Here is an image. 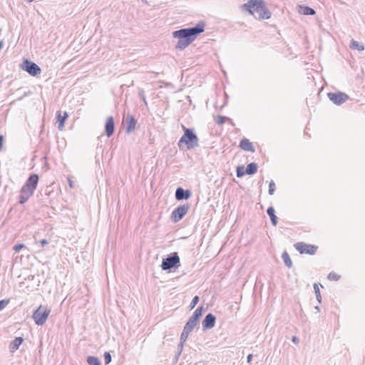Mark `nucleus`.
I'll return each instance as SVG.
<instances>
[{"label": "nucleus", "mask_w": 365, "mask_h": 365, "mask_svg": "<svg viewBox=\"0 0 365 365\" xmlns=\"http://www.w3.org/2000/svg\"><path fill=\"white\" fill-rule=\"evenodd\" d=\"M69 115H56V123H58V128L59 130H63L65 125V122L68 119Z\"/></svg>", "instance_id": "6ab92c4d"}, {"label": "nucleus", "mask_w": 365, "mask_h": 365, "mask_svg": "<svg viewBox=\"0 0 365 365\" xmlns=\"http://www.w3.org/2000/svg\"><path fill=\"white\" fill-rule=\"evenodd\" d=\"M314 309H315L316 310H317L318 312L319 311V306H316V307H314Z\"/></svg>", "instance_id": "a18cd8bd"}, {"label": "nucleus", "mask_w": 365, "mask_h": 365, "mask_svg": "<svg viewBox=\"0 0 365 365\" xmlns=\"http://www.w3.org/2000/svg\"><path fill=\"white\" fill-rule=\"evenodd\" d=\"M246 173L244 166L238 165L236 168V175L237 178H242Z\"/></svg>", "instance_id": "bb28decb"}, {"label": "nucleus", "mask_w": 365, "mask_h": 365, "mask_svg": "<svg viewBox=\"0 0 365 365\" xmlns=\"http://www.w3.org/2000/svg\"><path fill=\"white\" fill-rule=\"evenodd\" d=\"M328 279L329 280L337 281L340 279V276L335 272H330L328 275Z\"/></svg>", "instance_id": "e433bc0d"}, {"label": "nucleus", "mask_w": 365, "mask_h": 365, "mask_svg": "<svg viewBox=\"0 0 365 365\" xmlns=\"http://www.w3.org/2000/svg\"><path fill=\"white\" fill-rule=\"evenodd\" d=\"M271 17V12L267 8L265 3L264 4L263 9L260 11L258 19H269Z\"/></svg>", "instance_id": "aec40b11"}, {"label": "nucleus", "mask_w": 365, "mask_h": 365, "mask_svg": "<svg viewBox=\"0 0 365 365\" xmlns=\"http://www.w3.org/2000/svg\"><path fill=\"white\" fill-rule=\"evenodd\" d=\"M9 303V299H2L0 300V311L4 309L6 306Z\"/></svg>", "instance_id": "58836bf2"}, {"label": "nucleus", "mask_w": 365, "mask_h": 365, "mask_svg": "<svg viewBox=\"0 0 365 365\" xmlns=\"http://www.w3.org/2000/svg\"><path fill=\"white\" fill-rule=\"evenodd\" d=\"M39 177L37 174L33 173L30 175L29 178L26 180L25 184L26 187H30L31 189L36 190L38 182Z\"/></svg>", "instance_id": "4468645a"}, {"label": "nucleus", "mask_w": 365, "mask_h": 365, "mask_svg": "<svg viewBox=\"0 0 365 365\" xmlns=\"http://www.w3.org/2000/svg\"><path fill=\"white\" fill-rule=\"evenodd\" d=\"M314 292H315V294H316L317 300L319 303H321V302H322V296H321V294H320L319 288L318 284L317 283L314 284Z\"/></svg>", "instance_id": "c85d7f7f"}, {"label": "nucleus", "mask_w": 365, "mask_h": 365, "mask_svg": "<svg viewBox=\"0 0 365 365\" xmlns=\"http://www.w3.org/2000/svg\"><path fill=\"white\" fill-rule=\"evenodd\" d=\"M184 134L181 136L178 141L179 148H182L183 145H186L187 150H191L199 146V140L192 128H187L185 125H182Z\"/></svg>", "instance_id": "f03ea898"}, {"label": "nucleus", "mask_w": 365, "mask_h": 365, "mask_svg": "<svg viewBox=\"0 0 365 365\" xmlns=\"http://www.w3.org/2000/svg\"><path fill=\"white\" fill-rule=\"evenodd\" d=\"M240 147L245 151L254 153L255 148L252 143L247 138H242L240 142Z\"/></svg>", "instance_id": "2eb2a0df"}, {"label": "nucleus", "mask_w": 365, "mask_h": 365, "mask_svg": "<svg viewBox=\"0 0 365 365\" xmlns=\"http://www.w3.org/2000/svg\"><path fill=\"white\" fill-rule=\"evenodd\" d=\"M24 339L21 336L16 337L9 344L10 351L14 353L19 349L20 345L23 343Z\"/></svg>", "instance_id": "dca6fc26"}, {"label": "nucleus", "mask_w": 365, "mask_h": 365, "mask_svg": "<svg viewBox=\"0 0 365 365\" xmlns=\"http://www.w3.org/2000/svg\"><path fill=\"white\" fill-rule=\"evenodd\" d=\"M257 168H258V166H257V163H249L247 165V168H245L247 175H252L255 174L257 171Z\"/></svg>", "instance_id": "4be33fe9"}, {"label": "nucleus", "mask_w": 365, "mask_h": 365, "mask_svg": "<svg viewBox=\"0 0 365 365\" xmlns=\"http://www.w3.org/2000/svg\"><path fill=\"white\" fill-rule=\"evenodd\" d=\"M350 48L358 51H363L364 49V46L362 43H360L354 39L351 41Z\"/></svg>", "instance_id": "a878e982"}, {"label": "nucleus", "mask_w": 365, "mask_h": 365, "mask_svg": "<svg viewBox=\"0 0 365 365\" xmlns=\"http://www.w3.org/2000/svg\"><path fill=\"white\" fill-rule=\"evenodd\" d=\"M56 114L60 115L61 114V111L60 110L57 111Z\"/></svg>", "instance_id": "de8ad7c7"}, {"label": "nucleus", "mask_w": 365, "mask_h": 365, "mask_svg": "<svg viewBox=\"0 0 365 365\" xmlns=\"http://www.w3.org/2000/svg\"><path fill=\"white\" fill-rule=\"evenodd\" d=\"M327 97L330 101L337 106L341 105L349 98L346 93L341 91L329 92L327 93Z\"/></svg>", "instance_id": "6e6552de"}, {"label": "nucleus", "mask_w": 365, "mask_h": 365, "mask_svg": "<svg viewBox=\"0 0 365 365\" xmlns=\"http://www.w3.org/2000/svg\"><path fill=\"white\" fill-rule=\"evenodd\" d=\"M205 27V24L203 21H199L195 26L175 31L173 36L178 39L175 48L184 50L195 41L199 34L204 32Z\"/></svg>", "instance_id": "f257e3e1"}, {"label": "nucleus", "mask_w": 365, "mask_h": 365, "mask_svg": "<svg viewBox=\"0 0 365 365\" xmlns=\"http://www.w3.org/2000/svg\"><path fill=\"white\" fill-rule=\"evenodd\" d=\"M103 357H104V361H105L106 365H108L111 362L112 356L109 352H108V351L105 352Z\"/></svg>", "instance_id": "f704fd0d"}, {"label": "nucleus", "mask_w": 365, "mask_h": 365, "mask_svg": "<svg viewBox=\"0 0 365 365\" xmlns=\"http://www.w3.org/2000/svg\"><path fill=\"white\" fill-rule=\"evenodd\" d=\"M215 121L218 125H222L225 122H228L231 125H235L232 120L225 115H217V118H215Z\"/></svg>", "instance_id": "412c9836"}, {"label": "nucleus", "mask_w": 365, "mask_h": 365, "mask_svg": "<svg viewBox=\"0 0 365 365\" xmlns=\"http://www.w3.org/2000/svg\"><path fill=\"white\" fill-rule=\"evenodd\" d=\"M190 333V331L183 329L182 332L181 333L180 335V341H182V343H185Z\"/></svg>", "instance_id": "c756f323"}, {"label": "nucleus", "mask_w": 365, "mask_h": 365, "mask_svg": "<svg viewBox=\"0 0 365 365\" xmlns=\"http://www.w3.org/2000/svg\"><path fill=\"white\" fill-rule=\"evenodd\" d=\"M203 312V307L200 306L198 307L195 312H193L192 315L196 317V318H198L199 319L201 318Z\"/></svg>", "instance_id": "7c9ffc66"}, {"label": "nucleus", "mask_w": 365, "mask_h": 365, "mask_svg": "<svg viewBox=\"0 0 365 365\" xmlns=\"http://www.w3.org/2000/svg\"><path fill=\"white\" fill-rule=\"evenodd\" d=\"M162 270H171L172 269H178L180 267V259L178 253L176 252H172L163 258L160 265Z\"/></svg>", "instance_id": "7ed1b4c3"}, {"label": "nucleus", "mask_w": 365, "mask_h": 365, "mask_svg": "<svg viewBox=\"0 0 365 365\" xmlns=\"http://www.w3.org/2000/svg\"><path fill=\"white\" fill-rule=\"evenodd\" d=\"M299 9L298 11L301 14L306 15V16H312L314 15L316 11L314 9L305 6V5H299Z\"/></svg>", "instance_id": "f3484780"}, {"label": "nucleus", "mask_w": 365, "mask_h": 365, "mask_svg": "<svg viewBox=\"0 0 365 365\" xmlns=\"http://www.w3.org/2000/svg\"><path fill=\"white\" fill-rule=\"evenodd\" d=\"M31 197L26 195H24V193H21L20 194V196H19V202L21 204V205H24V203H26L27 202V200L30 198Z\"/></svg>", "instance_id": "2f4dec72"}, {"label": "nucleus", "mask_w": 365, "mask_h": 365, "mask_svg": "<svg viewBox=\"0 0 365 365\" xmlns=\"http://www.w3.org/2000/svg\"><path fill=\"white\" fill-rule=\"evenodd\" d=\"M86 361L89 365H101L99 359L93 356H88L86 359Z\"/></svg>", "instance_id": "393cba45"}, {"label": "nucleus", "mask_w": 365, "mask_h": 365, "mask_svg": "<svg viewBox=\"0 0 365 365\" xmlns=\"http://www.w3.org/2000/svg\"><path fill=\"white\" fill-rule=\"evenodd\" d=\"M183 344L184 343H182V341H180L179 344L178 345V353L176 354V360H178L179 356L181 354V352L183 349Z\"/></svg>", "instance_id": "4c0bfd02"}, {"label": "nucleus", "mask_w": 365, "mask_h": 365, "mask_svg": "<svg viewBox=\"0 0 365 365\" xmlns=\"http://www.w3.org/2000/svg\"><path fill=\"white\" fill-rule=\"evenodd\" d=\"M294 246L300 254H308L311 255H314L318 248L317 246L308 245L302 242H297Z\"/></svg>", "instance_id": "1a4fd4ad"}, {"label": "nucleus", "mask_w": 365, "mask_h": 365, "mask_svg": "<svg viewBox=\"0 0 365 365\" xmlns=\"http://www.w3.org/2000/svg\"><path fill=\"white\" fill-rule=\"evenodd\" d=\"M115 131V123L112 115H110L105 123V132L108 138H110Z\"/></svg>", "instance_id": "f8f14e48"}, {"label": "nucleus", "mask_w": 365, "mask_h": 365, "mask_svg": "<svg viewBox=\"0 0 365 365\" xmlns=\"http://www.w3.org/2000/svg\"><path fill=\"white\" fill-rule=\"evenodd\" d=\"M125 120L127 121V126L125 128V131L127 133H130L133 130H135V128L138 126V122L137 120L134 118L133 115H126Z\"/></svg>", "instance_id": "ddd939ff"}, {"label": "nucleus", "mask_w": 365, "mask_h": 365, "mask_svg": "<svg viewBox=\"0 0 365 365\" xmlns=\"http://www.w3.org/2000/svg\"><path fill=\"white\" fill-rule=\"evenodd\" d=\"M292 341L295 343V344H297L299 343V338L296 336H293L292 338Z\"/></svg>", "instance_id": "37998d69"}, {"label": "nucleus", "mask_w": 365, "mask_h": 365, "mask_svg": "<svg viewBox=\"0 0 365 365\" xmlns=\"http://www.w3.org/2000/svg\"><path fill=\"white\" fill-rule=\"evenodd\" d=\"M275 189H276L275 183L273 180H271L269 184V190H268L269 194L270 195H274V193L275 192Z\"/></svg>", "instance_id": "72a5a7b5"}, {"label": "nucleus", "mask_w": 365, "mask_h": 365, "mask_svg": "<svg viewBox=\"0 0 365 365\" xmlns=\"http://www.w3.org/2000/svg\"><path fill=\"white\" fill-rule=\"evenodd\" d=\"M21 68L32 76H37L41 71V68L36 63L28 59L23 61Z\"/></svg>", "instance_id": "0eeeda50"}, {"label": "nucleus", "mask_w": 365, "mask_h": 365, "mask_svg": "<svg viewBox=\"0 0 365 365\" xmlns=\"http://www.w3.org/2000/svg\"><path fill=\"white\" fill-rule=\"evenodd\" d=\"M189 320H190L191 322H194L195 324H196L197 325V324L199 323V319L198 318H196V317L192 315L190 318H189Z\"/></svg>", "instance_id": "a19ab883"}, {"label": "nucleus", "mask_w": 365, "mask_h": 365, "mask_svg": "<svg viewBox=\"0 0 365 365\" xmlns=\"http://www.w3.org/2000/svg\"><path fill=\"white\" fill-rule=\"evenodd\" d=\"M197 326L196 324H195L194 322H191L190 320L188 319V321L186 322L185 327L183 329L192 332V331L194 329V328Z\"/></svg>", "instance_id": "cd10ccee"}, {"label": "nucleus", "mask_w": 365, "mask_h": 365, "mask_svg": "<svg viewBox=\"0 0 365 365\" xmlns=\"http://www.w3.org/2000/svg\"><path fill=\"white\" fill-rule=\"evenodd\" d=\"M267 213L269 216L272 224L274 226H276L277 225L278 220L277 217L275 215V210L272 206H270L267 210Z\"/></svg>", "instance_id": "a211bd4d"}, {"label": "nucleus", "mask_w": 365, "mask_h": 365, "mask_svg": "<svg viewBox=\"0 0 365 365\" xmlns=\"http://www.w3.org/2000/svg\"><path fill=\"white\" fill-rule=\"evenodd\" d=\"M282 258L284 261V264L288 267L290 268L292 266V261L287 253V251H284L282 255Z\"/></svg>", "instance_id": "5701e85b"}, {"label": "nucleus", "mask_w": 365, "mask_h": 365, "mask_svg": "<svg viewBox=\"0 0 365 365\" xmlns=\"http://www.w3.org/2000/svg\"><path fill=\"white\" fill-rule=\"evenodd\" d=\"M24 247H25V245L24 244H16L13 247V250L16 252H19L21 249H23Z\"/></svg>", "instance_id": "ea45409f"}, {"label": "nucleus", "mask_w": 365, "mask_h": 365, "mask_svg": "<svg viewBox=\"0 0 365 365\" xmlns=\"http://www.w3.org/2000/svg\"><path fill=\"white\" fill-rule=\"evenodd\" d=\"M192 195V192L190 190H185L181 187H177L175 190V197L178 201L187 200Z\"/></svg>", "instance_id": "9b49d317"}, {"label": "nucleus", "mask_w": 365, "mask_h": 365, "mask_svg": "<svg viewBox=\"0 0 365 365\" xmlns=\"http://www.w3.org/2000/svg\"><path fill=\"white\" fill-rule=\"evenodd\" d=\"M42 247H44L48 244V242L46 239H42L39 241Z\"/></svg>", "instance_id": "79ce46f5"}, {"label": "nucleus", "mask_w": 365, "mask_h": 365, "mask_svg": "<svg viewBox=\"0 0 365 365\" xmlns=\"http://www.w3.org/2000/svg\"><path fill=\"white\" fill-rule=\"evenodd\" d=\"M63 114H64V115H66V114H68V113H67V112H66V111H65V112L63 113Z\"/></svg>", "instance_id": "09e8293b"}, {"label": "nucleus", "mask_w": 365, "mask_h": 365, "mask_svg": "<svg viewBox=\"0 0 365 365\" xmlns=\"http://www.w3.org/2000/svg\"><path fill=\"white\" fill-rule=\"evenodd\" d=\"M199 300H200L199 297H198V296H197V295H196V296H195V297L192 298V301H191V302H190V306H189L190 309H194V308H195V306L197 304V303L199 302Z\"/></svg>", "instance_id": "473e14b6"}, {"label": "nucleus", "mask_w": 365, "mask_h": 365, "mask_svg": "<svg viewBox=\"0 0 365 365\" xmlns=\"http://www.w3.org/2000/svg\"><path fill=\"white\" fill-rule=\"evenodd\" d=\"M138 96L140 97V100L145 103V105L147 106L145 95L143 89H142V88L138 89Z\"/></svg>", "instance_id": "c9c22d12"}, {"label": "nucleus", "mask_w": 365, "mask_h": 365, "mask_svg": "<svg viewBox=\"0 0 365 365\" xmlns=\"http://www.w3.org/2000/svg\"><path fill=\"white\" fill-rule=\"evenodd\" d=\"M264 4V1L263 0H249L247 3L242 5V9L257 19L263 9Z\"/></svg>", "instance_id": "20e7f679"}, {"label": "nucleus", "mask_w": 365, "mask_h": 365, "mask_svg": "<svg viewBox=\"0 0 365 365\" xmlns=\"http://www.w3.org/2000/svg\"><path fill=\"white\" fill-rule=\"evenodd\" d=\"M35 190L31 189L30 187H26V185H24L21 187L20 192L24 193L29 197H31L34 193Z\"/></svg>", "instance_id": "b1692460"}, {"label": "nucleus", "mask_w": 365, "mask_h": 365, "mask_svg": "<svg viewBox=\"0 0 365 365\" xmlns=\"http://www.w3.org/2000/svg\"><path fill=\"white\" fill-rule=\"evenodd\" d=\"M252 357H253V354H250L247 356V363H250L252 359Z\"/></svg>", "instance_id": "c03bdc74"}, {"label": "nucleus", "mask_w": 365, "mask_h": 365, "mask_svg": "<svg viewBox=\"0 0 365 365\" xmlns=\"http://www.w3.org/2000/svg\"><path fill=\"white\" fill-rule=\"evenodd\" d=\"M216 322V317L212 314H207L202 322V329L207 330L215 327Z\"/></svg>", "instance_id": "9d476101"}, {"label": "nucleus", "mask_w": 365, "mask_h": 365, "mask_svg": "<svg viewBox=\"0 0 365 365\" xmlns=\"http://www.w3.org/2000/svg\"><path fill=\"white\" fill-rule=\"evenodd\" d=\"M69 185L72 187H73V182L72 181L69 180Z\"/></svg>", "instance_id": "49530a36"}, {"label": "nucleus", "mask_w": 365, "mask_h": 365, "mask_svg": "<svg viewBox=\"0 0 365 365\" xmlns=\"http://www.w3.org/2000/svg\"><path fill=\"white\" fill-rule=\"evenodd\" d=\"M49 314L50 310L47 307L42 305L39 306L33 314L35 323L37 325H43L46 322Z\"/></svg>", "instance_id": "39448f33"}, {"label": "nucleus", "mask_w": 365, "mask_h": 365, "mask_svg": "<svg viewBox=\"0 0 365 365\" xmlns=\"http://www.w3.org/2000/svg\"><path fill=\"white\" fill-rule=\"evenodd\" d=\"M190 209V205L185 203L178 206L173 211L170 218L173 222H178L181 220L183 217L187 213Z\"/></svg>", "instance_id": "423d86ee"}]
</instances>
